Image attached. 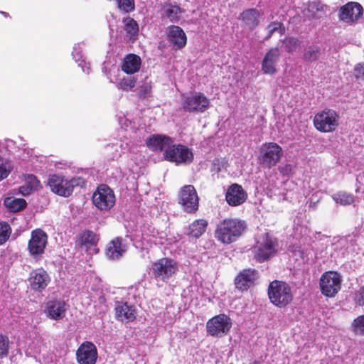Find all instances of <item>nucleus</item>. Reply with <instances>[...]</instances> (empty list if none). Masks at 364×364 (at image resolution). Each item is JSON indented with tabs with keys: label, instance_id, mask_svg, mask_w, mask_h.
<instances>
[{
	"label": "nucleus",
	"instance_id": "nucleus-1",
	"mask_svg": "<svg viewBox=\"0 0 364 364\" xmlns=\"http://www.w3.org/2000/svg\"><path fill=\"white\" fill-rule=\"evenodd\" d=\"M246 229L244 220L234 218H227L219 221L215 226L214 237L223 245L236 242Z\"/></svg>",
	"mask_w": 364,
	"mask_h": 364
},
{
	"label": "nucleus",
	"instance_id": "nucleus-2",
	"mask_svg": "<svg viewBox=\"0 0 364 364\" xmlns=\"http://www.w3.org/2000/svg\"><path fill=\"white\" fill-rule=\"evenodd\" d=\"M178 271V263L169 257H161L151 263L150 273L156 281L166 282Z\"/></svg>",
	"mask_w": 364,
	"mask_h": 364
},
{
	"label": "nucleus",
	"instance_id": "nucleus-3",
	"mask_svg": "<svg viewBox=\"0 0 364 364\" xmlns=\"http://www.w3.org/2000/svg\"><path fill=\"white\" fill-rule=\"evenodd\" d=\"M339 114L336 110L326 108L314 115L313 123L318 132L329 133L337 129L339 125Z\"/></svg>",
	"mask_w": 364,
	"mask_h": 364
},
{
	"label": "nucleus",
	"instance_id": "nucleus-4",
	"mask_svg": "<svg viewBox=\"0 0 364 364\" xmlns=\"http://www.w3.org/2000/svg\"><path fill=\"white\" fill-rule=\"evenodd\" d=\"M80 178H72L68 179L63 176L53 174L48 177L47 186H49L52 192L63 196H70L74 190V188L79 186Z\"/></svg>",
	"mask_w": 364,
	"mask_h": 364
},
{
	"label": "nucleus",
	"instance_id": "nucleus-5",
	"mask_svg": "<svg viewBox=\"0 0 364 364\" xmlns=\"http://www.w3.org/2000/svg\"><path fill=\"white\" fill-rule=\"evenodd\" d=\"M92 203L101 211H109L116 202L113 190L106 184H101L92 194Z\"/></svg>",
	"mask_w": 364,
	"mask_h": 364
},
{
	"label": "nucleus",
	"instance_id": "nucleus-6",
	"mask_svg": "<svg viewBox=\"0 0 364 364\" xmlns=\"http://www.w3.org/2000/svg\"><path fill=\"white\" fill-rule=\"evenodd\" d=\"M232 326V319L225 314H220L207 321L206 331L213 337L222 338L230 332Z\"/></svg>",
	"mask_w": 364,
	"mask_h": 364
},
{
	"label": "nucleus",
	"instance_id": "nucleus-7",
	"mask_svg": "<svg viewBox=\"0 0 364 364\" xmlns=\"http://www.w3.org/2000/svg\"><path fill=\"white\" fill-rule=\"evenodd\" d=\"M164 159L176 165L188 164L193 161V154L187 146L182 144H171L164 152Z\"/></svg>",
	"mask_w": 364,
	"mask_h": 364
},
{
	"label": "nucleus",
	"instance_id": "nucleus-8",
	"mask_svg": "<svg viewBox=\"0 0 364 364\" xmlns=\"http://www.w3.org/2000/svg\"><path fill=\"white\" fill-rule=\"evenodd\" d=\"M48 235L42 229L37 228L31 231L28 251L33 258L38 259L42 257L48 244Z\"/></svg>",
	"mask_w": 364,
	"mask_h": 364
},
{
	"label": "nucleus",
	"instance_id": "nucleus-9",
	"mask_svg": "<svg viewBox=\"0 0 364 364\" xmlns=\"http://www.w3.org/2000/svg\"><path fill=\"white\" fill-rule=\"evenodd\" d=\"M178 203L188 213H195L198 210L199 197L193 185H185L180 189Z\"/></svg>",
	"mask_w": 364,
	"mask_h": 364
},
{
	"label": "nucleus",
	"instance_id": "nucleus-10",
	"mask_svg": "<svg viewBox=\"0 0 364 364\" xmlns=\"http://www.w3.org/2000/svg\"><path fill=\"white\" fill-rule=\"evenodd\" d=\"M319 286L323 295L333 297L341 289V275L333 271L326 272L321 276Z\"/></svg>",
	"mask_w": 364,
	"mask_h": 364
},
{
	"label": "nucleus",
	"instance_id": "nucleus-11",
	"mask_svg": "<svg viewBox=\"0 0 364 364\" xmlns=\"http://www.w3.org/2000/svg\"><path fill=\"white\" fill-rule=\"evenodd\" d=\"M210 106V100L202 92H196L184 97L181 102L182 109L185 112H204Z\"/></svg>",
	"mask_w": 364,
	"mask_h": 364
},
{
	"label": "nucleus",
	"instance_id": "nucleus-12",
	"mask_svg": "<svg viewBox=\"0 0 364 364\" xmlns=\"http://www.w3.org/2000/svg\"><path fill=\"white\" fill-rule=\"evenodd\" d=\"M363 14V8L358 2L350 1L341 6L338 10V18L348 24L357 22Z\"/></svg>",
	"mask_w": 364,
	"mask_h": 364
},
{
	"label": "nucleus",
	"instance_id": "nucleus-13",
	"mask_svg": "<svg viewBox=\"0 0 364 364\" xmlns=\"http://www.w3.org/2000/svg\"><path fill=\"white\" fill-rule=\"evenodd\" d=\"M272 237L269 232L262 234L257 241L254 247V258L258 262L267 260L273 250Z\"/></svg>",
	"mask_w": 364,
	"mask_h": 364
},
{
	"label": "nucleus",
	"instance_id": "nucleus-14",
	"mask_svg": "<svg viewBox=\"0 0 364 364\" xmlns=\"http://www.w3.org/2000/svg\"><path fill=\"white\" fill-rule=\"evenodd\" d=\"M258 279V272L255 269H244L240 271L234 279V284L240 291H246L255 286Z\"/></svg>",
	"mask_w": 364,
	"mask_h": 364
},
{
	"label": "nucleus",
	"instance_id": "nucleus-15",
	"mask_svg": "<svg viewBox=\"0 0 364 364\" xmlns=\"http://www.w3.org/2000/svg\"><path fill=\"white\" fill-rule=\"evenodd\" d=\"M28 280L33 291L41 292L49 284L50 277L43 267H40L33 269L30 272Z\"/></svg>",
	"mask_w": 364,
	"mask_h": 364
},
{
	"label": "nucleus",
	"instance_id": "nucleus-16",
	"mask_svg": "<svg viewBox=\"0 0 364 364\" xmlns=\"http://www.w3.org/2000/svg\"><path fill=\"white\" fill-rule=\"evenodd\" d=\"M76 358L79 364H95L97 359L96 346L92 342H83L76 351Z\"/></svg>",
	"mask_w": 364,
	"mask_h": 364
},
{
	"label": "nucleus",
	"instance_id": "nucleus-17",
	"mask_svg": "<svg viewBox=\"0 0 364 364\" xmlns=\"http://www.w3.org/2000/svg\"><path fill=\"white\" fill-rule=\"evenodd\" d=\"M274 306L285 307L293 299L289 285L284 282L274 280Z\"/></svg>",
	"mask_w": 364,
	"mask_h": 364
},
{
	"label": "nucleus",
	"instance_id": "nucleus-18",
	"mask_svg": "<svg viewBox=\"0 0 364 364\" xmlns=\"http://www.w3.org/2000/svg\"><path fill=\"white\" fill-rule=\"evenodd\" d=\"M227 203L230 206H239L247 199V193L238 183H232L228 187L225 195Z\"/></svg>",
	"mask_w": 364,
	"mask_h": 364
},
{
	"label": "nucleus",
	"instance_id": "nucleus-19",
	"mask_svg": "<svg viewBox=\"0 0 364 364\" xmlns=\"http://www.w3.org/2000/svg\"><path fill=\"white\" fill-rule=\"evenodd\" d=\"M166 39L174 50H181L187 43L186 34L178 26L171 25L166 28Z\"/></svg>",
	"mask_w": 364,
	"mask_h": 364
},
{
	"label": "nucleus",
	"instance_id": "nucleus-20",
	"mask_svg": "<svg viewBox=\"0 0 364 364\" xmlns=\"http://www.w3.org/2000/svg\"><path fill=\"white\" fill-rule=\"evenodd\" d=\"M115 317L118 321L126 323L133 322L136 317V309L127 302L117 301L114 307Z\"/></svg>",
	"mask_w": 364,
	"mask_h": 364
},
{
	"label": "nucleus",
	"instance_id": "nucleus-21",
	"mask_svg": "<svg viewBox=\"0 0 364 364\" xmlns=\"http://www.w3.org/2000/svg\"><path fill=\"white\" fill-rule=\"evenodd\" d=\"M126 251L127 245L120 237H117L109 242L105 250L106 256L112 260L119 259Z\"/></svg>",
	"mask_w": 364,
	"mask_h": 364
},
{
	"label": "nucleus",
	"instance_id": "nucleus-22",
	"mask_svg": "<svg viewBox=\"0 0 364 364\" xmlns=\"http://www.w3.org/2000/svg\"><path fill=\"white\" fill-rule=\"evenodd\" d=\"M66 304L63 300L53 299L46 303V313L51 319L58 321L65 316Z\"/></svg>",
	"mask_w": 364,
	"mask_h": 364
},
{
	"label": "nucleus",
	"instance_id": "nucleus-23",
	"mask_svg": "<svg viewBox=\"0 0 364 364\" xmlns=\"http://www.w3.org/2000/svg\"><path fill=\"white\" fill-rule=\"evenodd\" d=\"M173 141L168 136L161 134H153L146 140V145L153 151H162L165 147L168 148Z\"/></svg>",
	"mask_w": 364,
	"mask_h": 364
},
{
	"label": "nucleus",
	"instance_id": "nucleus-24",
	"mask_svg": "<svg viewBox=\"0 0 364 364\" xmlns=\"http://www.w3.org/2000/svg\"><path fill=\"white\" fill-rule=\"evenodd\" d=\"M141 60L136 54L127 55L122 65V70L127 75H132L138 72L141 68Z\"/></svg>",
	"mask_w": 364,
	"mask_h": 364
},
{
	"label": "nucleus",
	"instance_id": "nucleus-25",
	"mask_svg": "<svg viewBox=\"0 0 364 364\" xmlns=\"http://www.w3.org/2000/svg\"><path fill=\"white\" fill-rule=\"evenodd\" d=\"M259 12L256 9H248L240 14V19L250 29H254L259 24Z\"/></svg>",
	"mask_w": 364,
	"mask_h": 364
},
{
	"label": "nucleus",
	"instance_id": "nucleus-26",
	"mask_svg": "<svg viewBox=\"0 0 364 364\" xmlns=\"http://www.w3.org/2000/svg\"><path fill=\"white\" fill-rule=\"evenodd\" d=\"M259 161L262 166L271 168L273 161V144H264L259 149Z\"/></svg>",
	"mask_w": 364,
	"mask_h": 364
},
{
	"label": "nucleus",
	"instance_id": "nucleus-27",
	"mask_svg": "<svg viewBox=\"0 0 364 364\" xmlns=\"http://www.w3.org/2000/svg\"><path fill=\"white\" fill-rule=\"evenodd\" d=\"M124 29L126 31V36L129 41L134 42L136 40L139 34V25L137 22L129 16L122 19Z\"/></svg>",
	"mask_w": 364,
	"mask_h": 364
},
{
	"label": "nucleus",
	"instance_id": "nucleus-28",
	"mask_svg": "<svg viewBox=\"0 0 364 364\" xmlns=\"http://www.w3.org/2000/svg\"><path fill=\"white\" fill-rule=\"evenodd\" d=\"M208 225V221L205 219L195 220L189 225L188 235L199 238L206 231Z\"/></svg>",
	"mask_w": 364,
	"mask_h": 364
},
{
	"label": "nucleus",
	"instance_id": "nucleus-29",
	"mask_svg": "<svg viewBox=\"0 0 364 364\" xmlns=\"http://www.w3.org/2000/svg\"><path fill=\"white\" fill-rule=\"evenodd\" d=\"M324 5L319 1H310L307 4L306 9L304 11V14L307 15L309 18L314 19L320 18L319 13L323 11Z\"/></svg>",
	"mask_w": 364,
	"mask_h": 364
},
{
	"label": "nucleus",
	"instance_id": "nucleus-30",
	"mask_svg": "<svg viewBox=\"0 0 364 364\" xmlns=\"http://www.w3.org/2000/svg\"><path fill=\"white\" fill-rule=\"evenodd\" d=\"M7 209L13 213L18 212L23 210L27 205L26 201L23 198H6L4 202Z\"/></svg>",
	"mask_w": 364,
	"mask_h": 364
},
{
	"label": "nucleus",
	"instance_id": "nucleus-31",
	"mask_svg": "<svg viewBox=\"0 0 364 364\" xmlns=\"http://www.w3.org/2000/svg\"><path fill=\"white\" fill-rule=\"evenodd\" d=\"M97 242L96 234L90 230H86L79 235L78 245L81 247H91Z\"/></svg>",
	"mask_w": 364,
	"mask_h": 364
},
{
	"label": "nucleus",
	"instance_id": "nucleus-32",
	"mask_svg": "<svg viewBox=\"0 0 364 364\" xmlns=\"http://www.w3.org/2000/svg\"><path fill=\"white\" fill-rule=\"evenodd\" d=\"M333 200L341 205H349L354 203L355 196L346 191H341L333 194L332 196Z\"/></svg>",
	"mask_w": 364,
	"mask_h": 364
},
{
	"label": "nucleus",
	"instance_id": "nucleus-33",
	"mask_svg": "<svg viewBox=\"0 0 364 364\" xmlns=\"http://www.w3.org/2000/svg\"><path fill=\"white\" fill-rule=\"evenodd\" d=\"M181 9L177 5L170 4L167 8L164 7V14L171 22L177 23L181 18Z\"/></svg>",
	"mask_w": 364,
	"mask_h": 364
},
{
	"label": "nucleus",
	"instance_id": "nucleus-34",
	"mask_svg": "<svg viewBox=\"0 0 364 364\" xmlns=\"http://www.w3.org/2000/svg\"><path fill=\"white\" fill-rule=\"evenodd\" d=\"M273 48L266 53L262 64V70L266 74L273 73Z\"/></svg>",
	"mask_w": 364,
	"mask_h": 364
},
{
	"label": "nucleus",
	"instance_id": "nucleus-35",
	"mask_svg": "<svg viewBox=\"0 0 364 364\" xmlns=\"http://www.w3.org/2000/svg\"><path fill=\"white\" fill-rule=\"evenodd\" d=\"M137 79L135 77H127L122 78L117 84L118 89L125 92H129L135 87Z\"/></svg>",
	"mask_w": 364,
	"mask_h": 364
},
{
	"label": "nucleus",
	"instance_id": "nucleus-36",
	"mask_svg": "<svg viewBox=\"0 0 364 364\" xmlns=\"http://www.w3.org/2000/svg\"><path fill=\"white\" fill-rule=\"evenodd\" d=\"M320 48L316 46H310L304 50L303 58L307 62H314L319 58Z\"/></svg>",
	"mask_w": 364,
	"mask_h": 364
},
{
	"label": "nucleus",
	"instance_id": "nucleus-37",
	"mask_svg": "<svg viewBox=\"0 0 364 364\" xmlns=\"http://www.w3.org/2000/svg\"><path fill=\"white\" fill-rule=\"evenodd\" d=\"M228 160L224 158H215L213 160L210 166V171L218 173L228 166Z\"/></svg>",
	"mask_w": 364,
	"mask_h": 364
},
{
	"label": "nucleus",
	"instance_id": "nucleus-38",
	"mask_svg": "<svg viewBox=\"0 0 364 364\" xmlns=\"http://www.w3.org/2000/svg\"><path fill=\"white\" fill-rule=\"evenodd\" d=\"M12 169L11 161L0 156V181L6 178Z\"/></svg>",
	"mask_w": 364,
	"mask_h": 364
},
{
	"label": "nucleus",
	"instance_id": "nucleus-39",
	"mask_svg": "<svg viewBox=\"0 0 364 364\" xmlns=\"http://www.w3.org/2000/svg\"><path fill=\"white\" fill-rule=\"evenodd\" d=\"M352 331L356 335L364 336V315L359 316L353 320Z\"/></svg>",
	"mask_w": 364,
	"mask_h": 364
},
{
	"label": "nucleus",
	"instance_id": "nucleus-40",
	"mask_svg": "<svg viewBox=\"0 0 364 364\" xmlns=\"http://www.w3.org/2000/svg\"><path fill=\"white\" fill-rule=\"evenodd\" d=\"M117 7L124 13H130L135 9L134 0H115Z\"/></svg>",
	"mask_w": 364,
	"mask_h": 364
},
{
	"label": "nucleus",
	"instance_id": "nucleus-41",
	"mask_svg": "<svg viewBox=\"0 0 364 364\" xmlns=\"http://www.w3.org/2000/svg\"><path fill=\"white\" fill-rule=\"evenodd\" d=\"M11 228L6 222H0V245L5 243L10 237Z\"/></svg>",
	"mask_w": 364,
	"mask_h": 364
},
{
	"label": "nucleus",
	"instance_id": "nucleus-42",
	"mask_svg": "<svg viewBox=\"0 0 364 364\" xmlns=\"http://www.w3.org/2000/svg\"><path fill=\"white\" fill-rule=\"evenodd\" d=\"M9 340L8 336L0 334V357H6L9 354Z\"/></svg>",
	"mask_w": 364,
	"mask_h": 364
},
{
	"label": "nucleus",
	"instance_id": "nucleus-43",
	"mask_svg": "<svg viewBox=\"0 0 364 364\" xmlns=\"http://www.w3.org/2000/svg\"><path fill=\"white\" fill-rule=\"evenodd\" d=\"M294 166L291 164H286L278 167L280 174L283 177L289 178L294 173Z\"/></svg>",
	"mask_w": 364,
	"mask_h": 364
},
{
	"label": "nucleus",
	"instance_id": "nucleus-44",
	"mask_svg": "<svg viewBox=\"0 0 364 364\" xmlns=\"http://www.w3.org/2000/svg\"><path fill=\"white\" fill-rule=\"evenodd\" d=\"M151 94V85L150 84H144L140 87L138 92V97L140 99H145L149 97Z\"/></svg>",
	"mask_w": 364,
	"mask_h": 364
},
{
	"label": "nucleus",
	"instance_id": "nucleus-45",
	"mask_svg": "<svg viewBox=\"0 0 364 364\" xmlns=\"http://www.w3.org/2000/svg\"><path fill=\"white\" fill-rule=\"evenodd\" d=\"M284 46L288 52H292L299 46V41L295 38H289L284 41Z\"/></svg>",
	"mask_w": 364,
	"mask_h": 364
},
{
	"label": "nucleus",
	"instance_id": "nucleus-46",
	"mask_svg": "<svg viewBox=\"0 0 364 364\" xmlns=\"http://www.w3.org/2000/svg\"><path fill=\"white\" fill-rule=\"evenodd\" d=\"M354 77L364 81V64H358L354 68Z\"/></svg>",
	"mask_w": 364,
	"mask_h": 364
},
{
	"label": "nucleus",
	"instance_id": "nucleus-47",
	"mask_svg": "<svg viewBox=\"0 0 364 364\" xmlns=\"http://www.w3.org/2000/svg\"><path fill=\"white\" fill-rule=\"evenodd\" d=\"M27 182L28 183V186H32L33 188L37 189L38 187L41 186V183L33 174H30L28 176L27 178Z\"/></svg>",
	"mask_w": 364,
	"mask_h": 364
},
{
	"label": "nucleus",
	"instance_id": "nucleus-48",
	"mask_svg": "<svg viewBox=\"0 0 364 364\" xmlns=\"http://www.w3.org/2000/svg\"><path fill=\"white\" fill-rule=\"evenodd\" d=\"M355 301L359 306H364V288L356 294Z\"/></svg>",
	"mask_w": 364,
	"mask_h": 364
},
{
	"label": "nucleus",
	"instance_id": "nucleus-49",
	"mask_svg": "<svg viewBox=\"0 0 364 364\" xmlns=\"http://www.w3.org/2000/svg\"><path fill=\"white\" fill-rule=\"evenodd\" d=\"M33 189V188L28 185L21 186L19 187V192L23 196H27L31 193V192Z\"/></svg>",
	"mask_w": 364,
	"mask_h": 364
},
{
	"label": "nucleus",
	"instance_id": "nucleus-50",
	"mask_svg": "<svg viewBox=\"0 0 364 364\" xmlns=\"http://www.w3.org/2000/svg\"><path fill=\"white\" fill-rule=\"evenodd\" d=\"M283 151L282 149L280 146L274 143V156H277V160L274 159V164H276L277 161L280 159V157L282 156Z\"/></svg>",
	"mask_w": 364,
	"mask_h": 364
},
{
	"label": "nucleus",
	"instance_id": "nucleus-51",
	"mask_svg": "<svg viewBox=\"0 0 364 364\" xmlns=\"http://www.w3.org/2000/svg\"><path fill=\"white\" fill-rule=\"evenodd\" d=\"M274 32L279 31L282 35L285 31V28L282 23L274 22Z\"/></svg>",
	"mask_w": 364,
	"mask_h": 364
},
{
	"label": "nucleus",
	"instance_id": "nucleus-52",
	"mask_svg": "<svg viewBox=\"0 0 364 364\" xmlns=\"http://www.w3.org/2000/svg\"><path fill=\"white\" fill-rule=\"evenodd\" d=\"M268 296L270 301L273 303V282H271L268 287Z\"/></svg>",
	"mask_w": 364,
	"mask_h": 364
},
{
	"label": "nucleus",
	"instance_id": "nucleus-53",
	"mask_svg": "<svg viewBox=\"0 0 364 364\" xmlns=\"http://www.w3.org/2000/svg\"><path fill=\"white\" fill-rule=\"evenodd\" d=\"M273 31V30H270L269 33L270 34L267 35V38H269L271 37V33Z\"/></svg>",
	"mask_w": 364,
	"mask_h": 364
},
{
	"label": "nucleus",
	"instance_id": "nucleus-54",
	"mask_svg": "<svg viewBox=\"0 0 364 364\" xmlns=\"http://www.w3.org/2000/svg\"><path fill=\"white\" fill-rule=\"evenodd\" d=\"M0 13L2 14L3 15H4L5 16H7L9 15L7 13L4 12V11H1Z\"/></svg>",
	"mask_w": 364,
	"mask_h": 364
},
{
	"label": "nucleus",
	"instance_id": "nucleus-55",
	"mask_svg": "<svg viewBox=\"0 0 364 364\" xmlns=\"http://www.w3.org/2000/svg\"><path fill=\"white\" fill-rule=\"evenodd\" d=\"M363 132L364 134V123H363Z\"/></svg>",
	"mask_w": 364,
	"mask_h": 364
},
{
	"label": "nucleus",
	"instance_id": "nucleus-56",
	"mask_svg": "<svg viewBox=\"0 0 364 364\" xmlns=\"http://www.w3.org/2000/svg\"><path fill=\"white\" fill-rule=\"evenodd\" d=\"M363 176L364 177V171L363 172Z\"/></svg>",
	"mask_w": 364,
	"mask_h": 364
}]
</instances>
